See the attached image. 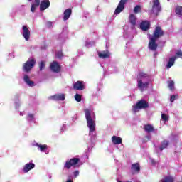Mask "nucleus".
Listing matches in <instances>:
<instances>
[{
    "mask_svg": "<svg viewBox=\"0 0 182 182\" xmlns=\"http://www.w3.org/2000/svg\"><path fill=\"white\" fill-rule=\"evenodd\" d=\"M163 36H164V30L160 26H156L153 32V36L149 38V42L148 43L149 49L153 52H156L157 48H159V45L156 43L157 40L163 38Z\"/></svg>",
    "mask_w": 182,
    "mask_h": 182,
    "instance_id": "1",
    "label": "nucleus"
},
{
    "mask_svg": "<svg viewBox=\"0 0 182 182\" xmlns=\"http://www.w3.org/2000/svg\"><path fill=\"white\" fill-rule=\"evenodd\" d=\"M85 119L87 120V127L90 129V132L93 133L96 130V124L95 123V114H93V118L92 117V109L86 108L84 109Z\"/></svg>",
    "mask_w": 182,
    "mask_h": 182,
    "instance_id": "2",
    "label": "nucleus"
},
{
    "mask_svg": "<svg viewBox=\"0 0 182 182\" xmlns=\"http://www.w3.org/2000/svg\"><path fill=\"white\" fill-rule=\"evenodd\" d=\"M150 105H149V102H147L144 99H141L139 100L135 105L132 106V112L134 113H137L139 110L141 109H149Z\"/></svg>",
    "mask_w": 182,
    "mask_h": 182,
    "instance_id": "3",
    "label": "nucleus"
},
{
    "mask_svg": "<svg viewBox=\"0 0 182 182\" xmlns=\"http://www.w3.org/2000/svg\"><path fill=\"white\" fill-rule=\"evenodd\" d=\"M36 63V60H35V59L31 58V59H28L24 64L23 66V69L24 70V72H31V70H32V69L33 68V66H35Z\"/></svg>",
    "mask_w": 182,
    "mask_h": 182,
    "instance_id": "4",
    "label": "nucleus"
},
{
    "mask_svg": "<svg viewBox=\"0 0 182 182\" xmlns=\"http://www.w3.org/2000/svg\"><path fill=\"white\" fill-rule=\"evenodd\" d=\"M152 11L156 16H159V14L161 12V6L160 5V0H153L152 1Z\"/></svg>",
    "mask_w": 182,
    "mask_h": 182,
    "instance_id": "5",
    "label": "nucleus"
},
{
    "mask_svg": "<svg viewBox=\"0 0 182 182\" xmlns=\"http://www.w3.org/2000/svg\"><path fill=\"white\" fill-rule=\"evenodd\" d=\"M80 159L79 158H73L70 160L67 161L64 165V168H67L69 170L70 167H73V166H76V164H79Z\"/></svg>",
    "mask_w": 182,
    "mask_h": 182,
    "instance_id": "6",
    "label": "nucleus"
},
{
    "mask_svg": "<svg viewBox=\"0 0 182 182\" xmlns=\"http://www.w3.org/2000/svg\"><path fill=\"white\" fill-rule=\"evenodd\" d=\"M50 69L52 70L54 73H59L60 72L62 67L60 65H59V63L57 61H53L50 65Z\"/></svg>",
    "mask_w": 182,
    "mask_h": 182,
    "instance_id": "7",
    "label": "nucleus"
},
{
    "mask_svg": "<svg viewBox=\"0 0 182 182\" xmlns=\"http://www.w3.org/2000/svg\"><path fill=\"white\" fill-rule=\"evenodd\" d=\"M127 2V0H120L114 11V14L116 15L120 14V12H122L124 11V5H126Z\"/></svg>",
    "mask_w": 182,
    "mask_h": 182,
    "instance_id": "8",
    "label": "nucleus"
},
{
    "mask_svg": "<svg viewBox=\"0 0 182 182\" xmlns=\"http://www.w3.org/2000/svg\"><path fill=\"white\" fill-rule=\"evenodd\" d=\"M85 88L86 85L83 81H77L73 84V89H75V90H85Z\"/></svg>",
    "mask_w": 182,
    "mask_h": 182,
    "instance_id": "9",
    "label": "nucleus"
},
{
    "mask_svg": "<svg viewBox=\"0 0 182 182\" xmlns=\"http://www.w3.org/2000/svg\"><path fill=\"white\" fill-rule=\"evenodd\" d=\"M23 36L25 41H29L31 39V31L27 26H23Z\"/></svg>",
    "mask_w": 182,
    "mask_h": 182,
    "instance_id": "10",
    "label": "nucleus"
},
{
    "mask_svg": "<svg viewBox=\"0 0 182 182\" xmlns=\"http://www.w3.org/2000/svg\"><path fill=\"white\" fill-rule=\"evenodd\" d=\"M131 173L132 174H139V173H140V164H132L131 166Z\"/></svg>",
    "mask_w": 182,
    "mask_h": 182,
    "instance_id": "11",
    "label": "nucleus"
},
{
    "mask_svg": "<svg viewBox=\"0 0 182 182\" xmlns=\"http://www.w3.org/2000/svg\"><path fill=\"white\" fill-rule=\"evenodd\" d=\"M140 29L144 32H147L150 29V21H144L140 23Z\"/></svg>",
    "mask_w": 182,
    "mask_h": 182,
    "instance_id": "12",
    "label": "nucleus"
},
{
    "mask_svg": "<svg viewBox=\"0 0 182 182\" xmlns=\"http://www.w3.org/2000/svg\"><path fill=\"white\" fill-rule=\"evenodd\" d=\"M50 6V1L49 0H43L40 4V11H45V9H48Z\"/></svg>",
    "mask_w": 182,
    "mask_h": 182,
    "instance_id": "13",
    "label": "nucleus"
},
{
    "mask_svg": "<svg viewBox=\"0 0 182 182\" xmlns=\"http://www.w3.org/2000/svg\"><path fill=\"white\" fill-rule=\"evenodd\" d=\"M33 168H35V164L28 163L24 166L23 171V173H28V171H31V170H32Z\"/></svg>",
    "mask_w": 182,
    "mask_h": 182,
    "instance_id": "14",
    "label": "nucleus"
},
{
    "mask_svg": "<svg viewBox=\"0 0 182 182\" xmlns=\"http://www.w3.org/2000/svg\"><path fill=\"white\" fill-rule=\"evenodd\" d=\"M50 99H52V100L63 101L65 99V94L55 95L51 96Z\"/></svg>",
    "mask_w": 182,
    "mask_h": 182,
    "instance_id": "15",
    "label": "nucleus"
},
{
    "mask_svg": "<svg viewBox=\"0 0 182 182\" xmlns=\"http://www.w3.org/2000/svg\"><path fill=\"white\" fill-rule=\"evenodd\" d=\"M23 80L30 87H33V86H35V82L31 80L28 75H24Z\"/></svg>",
    "mask_w": 182,
    "mask_h": 182,
    "instance_id": "16",
    "label": "nucleus"
},
{
    "mask_svg": "<svg viewBox=\"0 0 182 182\" xmlns=\"http://www.w3.org/2000/svg\"><path fill=\"white\" fill-rule=\"evenodd\" d=\"M63 15V21H68L70 18V15H72V9H65Z\"/></svg>",
    "mask_w": 182,
    "mask_h": 182,
    "instance_id": "17",
    "label": "nucleus"
},
{
    "mask_svg": "<svg viewBox=\"0 0 182 182\" xmlns=\"http://www.w3.org/2000/svg\"><path fill=\"white\" fill-rule=\"evenodd\" d=\"M112 141L113 144H122L123 139L120 136H112Z\"/></svg>",
    "mask_w": 182,
    "mask_h": 182,
    "instance_id": "18",
    "label": "nucleus"
},
{
    "mask_svg": "<svg viewBox=\"0 0 182 182\" xmlns=\"http://www.w3.org/2000/svg\"><path fill=\"white\" fill-rule=\"evenodd\" d=\"M176 59H177V56H173L169 58L166 65L167 69H170V68H171L174 65V63H176Z\"/></svg>",
    "mask_w": 182,
    "mask_h": 182,
    "instance_id": "19",
    "label": "nucleus"
},
{
    "mask_svg": "<svg viewBox=\"0 0 182 182\" xmlns=\"http://www.w3.org/2000/svg\"><path fill=\"white\" fill-rule=\"evenodd\" d=\"M138 87H139L141 90H144V89L149 87V82L143 83L141 80H138Z\"/></svg>",
    "mask_w": 182,
    "mask_h": 182,
    "instance_id": "20",
    "label": "nucleus"
},
{
    "mask_svg": "<svg viewBox=\"0 0 182 182\" xmlns=\"http://www.w3.org/2000/svg\"><path fill=\"white\" fill-rule=\"evenodd\" d=\"M144 130L146 132V133H153V132H154V127L150 124H145L144 126Z\"/></svg>",
    "mask_w": 182,
    "mask_h": 182,
    "instance_id": "21",
    "label": "nucleus"
},
{
    "mask_svg": "<svg viewBox=\"0 0 182 182\" xmlns=\"http://www.w3.org/2000/svg\"><path fill=\"white\" fill-rule=\"evenodd\" d=\"M98 56L102 59H107L108 58H110V53L109 51H103V53H99Z\"/></svg>",
    "mask_w": 182,
    "mask_h": 182,
    "instance_id": "22",
    "label": "nucleus"
},
{
    "mask_svg": "<svg viewBox=\"0 0 182 182\" xmlns=\"http://www.w3.org/2000/svg\"><path fill=\"white\" fill-rule=\"evenodd\" d=\"M137 18L134 14H131L129 16V22L132 24L133 26H136Z\"/></svg>",
    "mask_w": 182,
    "mask_h": 182,
    "instance_id": "23",
    "label": "nucleus"
},
{
    "mask_svg": "<svg viewBox=\"0 0 182 182\" xmlns=\"http://www.w3.org/2000/svg\"><path fill=\"white\" fill-rule=\"evenodd\" d=\"M168 146V141H163L161 143L160 150L163 151V150H164V149H167Z\"/></svg>",
    "mask_w": 182,
    "mask_h": 182,
    "instance_id": "24",
    "label": "nucleus"
},
{
    "mask_svg": "<svg viewBox=\"0 0 182 182\" xmlns=\"http://www.w3.org/2000/svg\"><path fill=\"white\" fill-rule=\"evenodd\" d=\"M38 66H39L40 71L42 72V70H44V69H46V63H45V61H41L38 63Z\"/></svg>",
    "mask_w": 182,
    "mask_h": 182,
    "instance_id": "25",
    "label": "nucleus"
},
{
    "mask_svg": "<svg viewBox=\"0 0 182 182\" xmlns=\"http://www.w3.org/2000/svg\"><path fill=\"white\" fill-rule=\"evenodd\" d=\"M36 146L37 147H38V149H40L41 151H43L44 150L48 149V145H46V144L42 145V144H36Z\"/></svg>",
    "mask_w": 182,
    "mask_h": 182,
    "instance_id": "26",
    "label": "nucleus"
},
{
    "mask_svg": "<svg viewBox=\"0 0 182 182\" xmlns=\"http://www.w3.org/2000/svg\"><path fill=\"white\" fill-rule=\"evenodd\" d=\"M168 87L171 91L174 90V81H173L172 80H168Z\"/></svg>",
    "mask_w": 182,
    "mask_h": 182,
    "instance_id": "27",
    "label": "nucleus"
},
{
    "mask_svg": "<svg viewBox=\"0 0 182 182\" xmlns=\"http://www.w3.org/2000/svg\"><path fill=\"white\" fill-rule=\"evenodd\" d=\"M162 182H174V178L171 176H166L164 180L161 181Z\"/></svg>",
    "mask_w": 182,
    "mask_h": 182,
    "instance_id": "28",
    "label": "nucleus"
},
{
    "mask_svg": "<svg viewBox=\"0 0 182 182\" xmlns=\"http://www.w3.org/2000/svg\"><path fill=\"white\" fill-rule=\"evenodd\" d=\"M138 77L140 79H143V78H146V77H150V76L147 73L141 72L138 74Z\"/></svg>",
    "mask_w": 182,
    "mask_h": 182,
    "instance_id": "29",
    "label": "nucleus"
},
{
    "mask_svg": "<svg viewBox=\"0 0 182 182\" xmlns=\"http://www.w3.org/2000/svg\"><path fill=\"white\" fill-rule=\"evenodd\" d=\"M176 15H181L182 16V6H178L175 10Z\"/></svg>",
    "mask_w": 182,
    "mask_h": 182,
    "instance_id": "30",
    "label": "nucleus"
},
{
    "mask_svg": "<svg viewBox=\"0 0 182 182\" xmlns=\"http://www.w3.org/2000/svg\"><path fill=\"white\" fill-rule=\"evenodd\" d=\"M140 11H141V7L139 5L136 6L134 8V14H139V12H140Z\"/></svg>",
    "mask_w": 182,
    "mask_h": 182,
    "instance_id": "31",
    "label": "nucleus"
},
{
    "mask_svg": "<svg viewBox=\"0 0 182 182\" xmlns=\"http://www.w3.org/2000/svg\"><path fill=\"white\" fill-rule=\"evenodd\" d=\"M75 100H76V102H82V95L76 94L75 95Z\"/></svg>",
    "mask_w": 182,
    "mask_h": 182,
    "instance_id": "32",
    "label": "nucleus"
},
{
    "mask_svg": "<svg viewBox=\"0 0 182 182\" xmlns=\"http://www.w3.org/2000/svg\"><path fill=\"white\" fill-rule=\"evenodd\" d=\"M175 56H176V59H178V58L182 59V51L181 50H178Z\"/></svg>",
    "mask_w": 182,
    "mask_h": 182,
    "instance_id": "33",
    "label": "nucleus"
},
{
    "mask_svg": "<svg viewBox=\"0 0 182 182\" xmlns=\"http://www.w3.org/2000/svg\"><path fill=\"white\" fill-rule=\"evenodd\" d=\"M56 58H58V59H62V58H63V53L62 51H58L56 53Z\"/></svg>",
    "mask_w": 182,
    "mask_h": 182,
    "instance_id": "34",
    "label": "nucleus"
},
{
    "mask_svg": "<svg viewBox=\"0 0 182 182\" xmlns=\"http://www.w3.org/2000/svg\"><path fill=\"white\" fill-rule=\"evenodd\" d=\"M161 119L164 122H167L168 120V117L166 114H161Z\"/></svg>",
    "mask_w": 182,
    "mask_h": 182,
    "instance_id": "35",
    "label": "nucleus"
},
{
    "mask_svg": "<svg viewBox=\"0 0 182 182\" xmlns=\"http://www.w3.org/2000/svg\"><path fill=\"white\" fill-rule=\"evenodd\" d=\"M32 5H34V6L38 8V6L41 5V0H35L34 3Z\"/></svg>",
    "mask_w": 182,
    "mask_h": 182,
    "instance_id": "36",
    "label": "nucleus"
},
{
    "mask_svg": "<svg viewBox=\"0 0 182 182\" xmlns=\"http://www.w3.org/2000/svg\"><path fill=\"white\" fill-rule=\"evenodd\" d=\"M33 117H34L33 114H29L28 115V120H30L31 122H32V120H33Z\"/></svg>",
    "mask_w": 182,
    "mask_h": 182,
    "instance_id": "37",
    "label": "nucleus"
},
{
    "mask_svg": "<svg viewBox=\"0 0 182 182\" xmlns=\"http://www.w3.org/2000/svg\"><path fill=\"white\" fill-rule=\"evenodd\" d=\"M36 8H37L36 6L32 4L31 7V12H35V11L36 10Z\"/></svg>",
    "mask_w": 182,
    "mask_h": 182,
    "instance_id": "38",
    "label": "nucleus"
},
{
    "mask_svg": "<svg viewBox=\"0 0 182 182\" xmlns=\"http://www.w3.org/2000/svg\"><path fill=\"white\" fill-rule=\"evenodd\" d=\"M174 100H176V95H172L171 96L170 101L171 102V103H173V102H174Z\"/></svg>",
    "mask_w": 182,
    "mask_h": 182,
    "instance_id": "39",
    "label": "nucleus"
},
{
    "mask_svg": "<svg viewBox=\"0 0 182 182\" xmlns=\"http://www.w3.org/2000/svg\"><path fill=\"white\" fill-rule=\"evenodd\" d=\"M74 176H75V177H77V176H79V171H75L74 172Z\"/></svg>",
    "mask_w": 182,
    "mask_h": 182,
    "instance_id": "40",
    "label": "nucleus"
},
{
    "mask_svg": "<svg viewBox=\"0 0 182 182\" xmlns=\"http://www.w3.org/2000/svg\"><path fill=\"white\" fill-rule=\"evenodd\" d=\"M47 23H48V26H52V22L48 21Z\"/></svg>",
    "mask_w": 182,
    "mask_h": 182,
    "instance_id": "41",
    "label": "nucleus"
},
{
    "mask_svg": "<svg viewBox=\"0 0 182 182\" xmlns=\"http://www.w3.org/2000/svg\"><path fill=\"white\" fill-rule=\"evenodd\" d=\"M66 182H73L72 180H68Z\"/></svg>",
    "mask_w": 182,
    "mask_h": 182,
    "instance_id": "42",
    "label": "nucleus"
},
{
    "mask_svg": "<svg viewBox=\"0 0 182 182\" xmlns=\"http://www.w3.org/2000/svg\"><path fill=\"white\" fill-rule=\"evenodd\" d=\"M146 138L148 139V140H150V138L149 136H146Z\"/></svg>",
    "mask_w": 182,
    "mask_h": 182,
    "instance_id": "43",
    "label": "nucleus"
},
{
    "mask_svg": "<svg viewBox=\"0 0 182 182\" xmlns=\"http://www.w3.org/2000/svg\"><path fill=\"white\" fill-rule=\"evenodd\" d=\"M28 1H29L31 2V1H32V0H28Z\"/></svg>",
    "mask_w": 182,
    "mask_h": 182,
    "instance_id": "44",
    "label": "nucleus"
}]
</instances>
